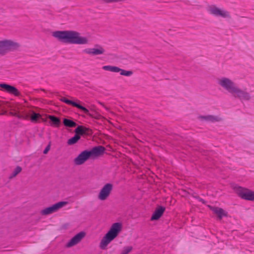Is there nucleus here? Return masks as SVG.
I'll list each match as a JSON object with an SVG mask.
<instances>
[{"mask_svg": "<svg viewBox=\"0 0 254 254\" xmlns=\"http://www.w3.org/2000/svg\"><path fill=\"white\" fill-rule=\"evenodd\" d=\"M52 36L64 43L83 45L88 42L86 37H81L79 33L72 30L56 31L53 32Z\"/></svg>", "mask_w": 254, "mask_h": 254, "instance_id": "f257e3e1", "label": "nucleus"}, {"mask_svg": "<svg viewBox=\"0 0 254 254\" xmlns=\"http://www.w3.org/2000/svg\"><path fill=\"white\" fill-rule=\"evenodd\" d=\"M218 83L236 98H238L241 101H249L251 99L250 93L246 90L239 88L228 78L222 77L219 79Z\"/></svg>", "mask_w": 254, "mask_h": 254, "instance_id": "f03ea898", "label": "nucleus"}, {"mask_svg": "<svg viewBox=\"0 0 254 254\" xmlns=\"http://www.w3.org/2000/svg\"><path fill=\"white\" fill-rule=\"evenodd\" d=\"M105 151V148L101 145L95 146L89 150H84L74 159V162L77 165H82L89 159H94L101 156Z\"/></svg>", "mask_w": 254, "mask_h": 254, "instance_id": "7ed1b4c3", "label": "nucleus"}, {"mask_svg": "<svg viewBox=\"0 0 254 254\" xmlns=\"http://www.w3.org/2000/svg\"><path fill=\"white\" fill-rule=\"evenodd\" d=\"M122 224L119 222L115 223L112 225L110 230L100 242V248L102 250L106 249L108 245L117 237L122 230Z\"/></svg>", "mask_w": 254, "mask_h": 254, "instance_id": "20e7f679", "label": "nucleus"}, {"mask_svg": "<svg viewBox=\"0 0 254 254\" xmlns=\"http://www.w3.org/2000/svg\"><path fill=\"white\" fill-rule=\"evenodd\" d=\"M20 45L11 40L0 41V55H4L9 51H13L18 49Z\"/></svg>", "mask_w": 254, "mask_h": 254, "instance_id": "39448f33", "label": "nucleus"}, {"mask_svg": "<svg viewBox=\"0 0 254 254\" xmlns=\"http://www.w3.org/2000/svg\"><path fill=\"white\" fill-rule=\"evenodd\" d=\"M60 100L68 105H70L73 107H76L77 108L83 111L84 113L89 116L90 117L95 118L96 119H98L99 118L100 115L99 114H98L97 113H95L94 111H93L92 113H90L89 111L85 107L82 106V105H80L79 104L75 102L68 100L65 98V97H62L60 99Z\"/></svg>", "mask_w": 254, "mask_h": 254, "instance_id": "423d86ee", "label": "nucleus"}, {"mask_svg": "<svg viewBox=\"0 0 254 254\" xmlns=\"http://www.w3.org/2000/svg\"><path fill=\"white\" fill-rule=\"evenodd\" d=\"M236 191L238 195L242 198L251 201L254 200V191L241 187H237Z\"/></svg>", "mask_w": 254, "mask_h": 254, "instance_id": "0eeeda50", "label": "nucleus"}, {"mask_svg": "<svg viewBox=\"0 0 254 254\" xmlns=\"http://www.w3.org/2000/svg\"><path fill=\"white\" fill-rule=\"evenodd\" d=\"M208 11L210 14L216 16H220L223 18L230 17L228 11L219 8L214 5L209 6L208 8Z\"/></svg>", "mask_w": 254, "mask_h": 254, "instance_id": "6e6552de", "label": "nucleus"}, {"mask_svg": "<svg viewBox=\"0 0 254 254\" xmlns=\"http://www.w3.org/2000/svg\"><path fill=\"white\" fill-rule=\"evenodd\" d=\"M67 203L66 201H60L56 203L53 205L47 207L41 211V213L43 215H47L52 214L58 211L59 209L63 207Z\"/></svg>", "mask_w": 254, "mask_h": 254, "instance_id": "1a4fd4ad", "label": "nucleus"}, {"mask_svg": "<svg viewBox=\"0 0 254 254\" xmlns=\"http://www.w3.org/2000/svg\"><path fill=\"white\" fill-rule=\"evenodd\" d=\"M113 186L112 184H106L101 190L99 194L98 198L101 200H104L109 196L112 189Z\"/></svg>", "mask_w": 254, "mask_h": 254, "instance_id": "9d476101", "label": "nucleus"}, {"mask_svg": "<svg viewBox=\"0 0 254 254\" xmlns=\"http://www.w3.org/2000/svg\"><path fill=\"white\" fill-rule=\"evenodd\" d=\"M102 68L107 71H110L113 72H120V74L122 75H125L129 76L133 74L132 71H127L124 69H121L119 67L112 65H105L102 67Z\"/></svg>", "mask_w": 254, "mask_h": 254, "instance_id": "9b49d317", "label": "nucleus"}, {"mask_svg": "<svg viewBox=\"0 0 254 254\" xmlns=\"http://www.w3.org/2000/svg\"><path fill=\"white\" fill-rule=\"evenodd\" d=\"M85 233L83 231L80 232L72 238L66 244L67 248H70L78 244L81 240L85 236Z\"/></svg>", "mask_w": 254, "mask_h": 254, "instance_id": "f8f14e48", "label": "nucleus"}, {"mask_svg": "<svg viewBox=\"0 0 254 254\" xmlns=\"http://www.w3.org/2000/svg\"><path fill=\"white\" fill-rule=\"evenodd\" d=\"M0 87L3 90V91L8 93L9 94L14 95L17 97L20 95V93L18 90L13 86L6 83H1L0 84Z\"/></svg>", "mask_w": 254, "mask_h": 254, "instance_id": "ddd939ff", "label": "nucleus"}, {"mask_svg": "<svg viewBox=\"0 0 254 254\" xmlns=\"http://www.w3.org/2000/svg\"><path fill=\"white\" fill-rule=\"evenodd\" d=\"M95 47L98 48L85 49L83 50V52L87 54L92 56L102 55L104 53L105 50L103 48L98 45H96Z\"/></svg>", "mask_w": 254, "mask_h": 254, "instance_id": "4468645a", "label": "nucleus"}, {"mask_svg": "<svg viewBox=\"0 0 254 254\" xmlns=\"http://www.w3.org/2000/svg\"><path fill=\"white\" fill-rule=\"evenodd\" d=\"M165 210V207L159 206L155 210L153 213L151 220H158L161 216L163 215L164 212Z\"/></svg>", "mask_w": 254, "mask_h": 254, "instance_id": "2eb2a0df", "label": "nucleus"}, {"mask_svg": "<svg viewBox=\"0 0 254 254\" xmlns=\"http://www.w3.org/2000/svg\"><path fill=\"white\" fill-rule=\"evenodd\" d=\"M200 118L207 122H210L212 123L220 122L222 120V119L220 117L213 115L201 116Z\"/></svg>", "mask_w": 254, "mask_h": 254, "instance_id": "dca6fc26", "label": "nucleus"}, {"mask_svg": "<svg viewBox=\"0 0 254 254\" xmlns=\"http://www.w3.org/2000/svg\"><path fill=\"white\" fill-rule=\"evenodd\" d=\"M48 118L50 119L51 122V125L55 127H59L61 124L60 119L53 115H49Z\"/></svg>", "mask_w": 254, "mask_h": 254, "instance_id": "f3484780", "label": "nucleus"}, {"mask_svg": "<svg viewBox=\"0 0 254 254\" xmlns=\"http://www.w3.org/2000/svg\"><path fill=\"white\" fill-rule=\"evenodd\" d=\"M212 210L214 213L217 215L219 220H221L223 216L227 215V214L225 212L224 210L221 208L216 207H213Z\"/></svg>", "mask_w": 254, "mask_h": 254, "instance_id": "a211bd4d", "label": "nucleus"}, {"mask_svg": "<svg viewBox=\"0 0 254 254\" xmlns=\"http://www.w3.org/2000/svg\"><path fill=\"white\" fill-rule=\"evenodd\" d=\"M63 124L64 126L68 127H73L77 125L76 123L73 121L66 118L64 119Z\"/></svg>", "mask_w": 254, "mask_h": 254, "instance_id": "6ab92c4d", "label": "nucleus"}, {"mask_svg": "<svg viewBox=\"0 0 254 254\" xmlns=\"http://www.w3.org/2000/svg\"><path fill=\"white\" fill-rule=\"evenodd\" d=\"M80 138V136L78 134H75L74 136L67 140V144L72 145L75 144Z\"/></svg>", "mask_w": 254, "mask_h": 254, "instance_id": "aec40b11", "label": "nucleus"}, {"mask_svg": "<svg viewBox=\"0 0 254 254\" xmlns=\"http://www.w3.org/2000/svg\"><path fill=\"white\" fill-rule=\"evenodd\" d=\"M85 130H88L87 128H84L82 126H79L75 129L74 132L75 134L82 135L85 133Z\"/></svg>", "mask_w": 254, "mask_h": 254, "instance_id": "412c9836", "label": "nucleus"}, {"mask_svg": "<svg viewBox=\"0 0 254 254\" xmlns=\"http://www.w3.org/2000/svg\"><path fill=\"white\" fill-rule=\"evenodd\" d=\"M41 118V116L39 114L34 112L31 117L30 120L32 122L36 123L38 122V119Z\"/></svg>", "mask_w": 254, "mask_h": 254, "instance_id": "4be33fe9", "label": "nucleus"}, {"mask_svg": "<svg viewBox=\"0 0 254 254\" xmlns=\"http://www.w3.org/2000/svg\"><path fill=\"white\" fill-rule=\"evenodd\" d=\"M22 170V168L20 166H17L14 170L13 171L11 175L9 177L10 179L13 178L15 177L17 174H18Z\"/></svg>", "mask_w": 254, "mask_h": 254, "instance_id": "5701e85b", "label": "nucleus"}, {"mask_svg": "<svg viewBox=\"0 0 254 254\" xmlns=\"http://www.w3.org/2000/svg\"><path fill=\"white\" fill-rule=\"evenodd\" d=\"M132 250L131 246L125 247L123 248L121 254H128Z\"/></svg>", "mask_w": 254, "mask_h": 254, "instance_id": "b1692460", "label": "nucleus"}, {"mask_svg": "<svg viewBox=\"0 0 254 254\" xmlns=\"http://www.w3.org/2000/svg\"><path fill=\"white\" fill-rule=\"evenodd\" d=\"M9 114L11 115V116H14V117H16L18 119H24V118H25V116L24 115H20L18 113H17V112H10L9 113Z\"/></svg>", "mask_w": 254, "mask_h": 254, "instance_id": "393cba45", "label": "nucleus"}, {"mask_svg": "<svg viewBox=\"0 0 254 254\" xmlns=\"http://www.w3.org/2000/svg\"><path fill=\"white\" fill-rule=\"evenodd\" d=\"M106 3L119 2L125 1V0H102Z\"/></svg>", "mask_w": 254, "mask_h": 254, "instance_id": "a878e982", "label": "nucleus"}, {"mask_svg": "<svg viewBox=\"0 0 254 254\" xmlns=\"http://www.w3.org/2000/svg\"><path fill=\"white\" fill-rule=\"evenodd\" d=\"M50 147H51V142L49 143V144L47 146L46 148L44 149V150L43 151V153L45 154H47L48 153V152L49 151V150L50 149Z\"/></svg>", "mask_w": 254, "mask_h": 254, "instance_id": "bb28decb", "label": "nucleus"}, {"mask_svg": "<svg viewBox=\"0 0 254 254\" xmlns=\"http://www.w3.org/2000/svg\"><path fill=\"white\" fill-rule=\"evenodd\" d=\"M199 201H201V202H202L203 203H205L204 200L203 199H202V198H200V199H199Z\"/></svg>", "mask_w": 254, "mask_h": 254, "instance_id": "cd10ccee", "label": "nucleus"}, {"mask_svg": "<svg viewBox=\"0 0 254 254\" xmlns=\"http://www.w3.org/2000/svg\"><path fill=\"white\" fill-rule=\"evenodd\" d=\"M6 113V111H5V112H4L3 113H2L1 114H2V115H4V114H5Z\"/></svg>", "mask_w": 254, "mask_h": 254, "instance_id": "c85d7f7f", "label": "nucleus"}]
</instances>
